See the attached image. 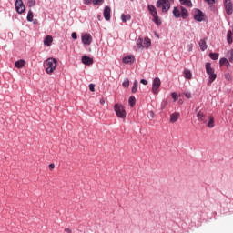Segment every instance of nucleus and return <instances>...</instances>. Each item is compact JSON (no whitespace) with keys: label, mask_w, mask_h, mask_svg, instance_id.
Masks as SVG:
<instances>
[{"label":"nucleus","mask_w":233,"mask_h":233,"mask_svg":"<svg viewBox=\"0 0 233 233\" xmlns=\"http://www.w3.org/2000/svg\"><path fill=\"white\" fill-rule=\"evenodd\" d=\"M208 5H215L217 0H204Z\"/></svg>","instance_id":"39"},{"label":"nucleus","mask_w":233,"mask_h":233,"mask_svg":"<svg viewBox=\"0 0 233 233\" xmlns=\"http://www.w3.org/2000/svg\"><path fill=\"white\" fill-rule=\"evenodd\" d=\"M65 232L66 233H72V229L68 228H66L65 229Z\"/></svg>","instance_id":"47"},{"label":"nucleus","mask_w":233,"mask_h":233,"mask_svg":"<svg viewBox=\"0 0 233 233\" xmlns=\"http://www.w3.org/2000/svg\"><path fill=\"white\" fill-rule=\"evenodd\" d=\"M193 47H194V45L192 44L188 45V52H192Z\"/></svg>","instance_id":"45"},{"label":"nucleus","mask_w":233,"mask_h":233,"mask_svg":"<svg viewBox=\"0 0 233 233\" xmlns=\"http://www.w3.org/2000/svg\"><path fill=\"white\" fill-rule=\"evenodd\" d=\"M224 77L227 81H230L232 79V75H230V73H225Z\"/></svg>","instance_id":"35"},{"label":"nucleus","mask_w":233,"mask_h":233,"mask_svg":"<svg viewBox=\"0 0 233 233\" xmlns=\"http://www.w3.org/2000/svg\"><path fill=\"white\" fill-rule=\"evenodd\" d=\"M219 63H220V66H223V65H227V66L229 65L228 60L227 58H221Z\"/></svg>","instance_id":"34"},{"label":"nucleus","mask_w":233,"mask_h":233,"mask_svg":"<svg viewBox=\"0 0 233 233\" xmlns=\"http://www.w3.org/2000/svg\"><path fill=\"white\" fill-rule=\"evenodd\" d=\"M122 86H124V88H128V86H130V80H128V78L125 79L122 83Z\"/></svg>","instance_id":"31"},{"label":"nucleus","mask_w":233,"mask_h":233,"mask_svg":"<svg viewBox=\"0 0 233 233\" xmlns=\"http://www.w3.org/2000/svg\"><path fill=\"white\" fill-rule=\"evenodd\" d=\"M181 5H183L184 6H192V1L190 0H179Z\"/></svg>","instance_id":"25"},{"label":"nucleus","mask_w":233,"mask_h":233,"mask_svg":"<svg viewBox=\"0 0 233 233\" xmlns=\"http://www.w3.org/2000/svg\"><path fill=\"white\" fill-rule=\"evenodd\" d=\"M49 168H50V170H54V168H56V165L55 164H50Z\"/></svg>","instance_id":"46"},{"label":"nucleus","mask_w":233,"mask_h":233,"mask_svg":"<svg viewBox=\"0 0 233 233\" xmlns=\"http://www.w3.org/2000/svg\"><path fill=\"white\" fill-rule=\"evenodd\" d=\"M181 17H183V19L188 17V11L185 7H181Z\"/></svg>","instance_id":"24"},{"label":"nucleus","mask_w":233,"mask_h":233,"mask_svg":"<svg viewBox=\"0 0 233 233\" xmlns=\"http://www.w3.org/2000/svg\"><path fill=\"white\" fill-rule=\"evenodd\" d=\"M193 17L195 21L201 22L205 19V15L199 9H195L193 11Z\"/></svg>","instance_id":"8"},{"label":"nucleus","mask_w":233,"mask_h":233,"mask_svg":"<svg viewBox=\"0 0 233 233\" xmlns=\"http://www.w3.org/2000/svg\"><path fill=\"white\" fill-rule=\"evenodd\" d=\"M157 8H161L162 12H168V10H170V1L158 0L157 2Z\"/></svg>","instance_id":"5"},{"label":"nucleus","mask_w":233,"mask_h":233,"mask_svg":"<svg viewBox=\"0 0 233 233\" xmlns=\"http://www.w3.org/2000/svg\"><path fill=\"white\" fill-rule=\"evenodd\" d=\"M147 9L153 17L155 25H157V26H160L161 19H159V16L157 15V10L156 9V6L149 5Z\"/></svg>","instance_id":"2"},{"label":"nucleus","mask_w":233,"mask_h":233,"mask_svg":"<svg viewBox=\"0 0 233 233\" xmlns=\"http://www.w3.org/2000/svg\"><path fill=\"white\" fill-rule=\"evenodd\" d=\"M71 37H72L73 39H77V33L73 32V33L71 34Z\"/></svg>","instance_id":"43"},{"label":"nucleus","mask_w":233,"mask_h":233,"mask_svg":"<svg viewBox=\"0 0 233 233\" xmlns=\"http://www.w3.org/2000/svg\"><path fill=\"white\" fill-rule=\"evenodd\" d=\"M82 63L84 65H93L94 64V59L90 58V56H83L82 57Z\"/></svg>","instance_id":"14"},{"label":"nucleus","mask_w":233,"mask_h":233,"mask_svg":"<svg viewBox=\"0 0 233 233\" xmlns=\"http://www.w3.org/2000/svg\"><path fill=\"white\" fill-rule=\"evenodd\" d=\"M228 57L229 59L230 63H232V61H233V49L228 51Z\"/></svg>","instance_id":"33"},{"label":"nucleus","mask_w":233,"mask_h":233,"mask_svg":"<svg viewBox=\"0 0 233 233\" xmlns=\"http://www.w3.org/2000/svg\"><path fill=\"white\" fill-rule=\"evenodd\" d=\"M185 79H192V72L188 69H184Z\"/></svg>","instance_id":"20"},{"label":"nucleus","mask_w":233,"mask_h":233,"mask_svg":"<svg viewBox=\"0 0 233 233\" xmlns=\"http://www.w3.org/2000/svg\"><path fill=\"white\" fill-rule=\"evenodd\" d=\"M137 86H139V82H137V80H135L131 89L132 94H136V92H137Z\"/></svg>","instance_id":"22"},{"label":"nucleus","mask_w":233,"mask_h":233,"mask_svg":"<svg viewBox=\"0 0 233 233\" xmlns=\"http://www.w3.org/2000/svg\"><path fill=\"white\" fill-rule=\"evenodd\" d=\"M130 19H132V16L130 15H121V20L123 21V23H127V21H130Z\"/></svg>","instance_id":"21"},{"label":"nucleus","mask_w":233,"mask_h":233,"mask_svg":"<svg viewBox=\"0 0 233 233\" xmlns=\"http://www.w3.org/2000/svg\"><path fill=\"white\" fill-rule=\"evenodd\" d=\"M179 113L175 112L173 114L170 115V123H176V121H177V119H179Z\"/></svg>","instance_id":"16"},{"label":"nucleus","mask_w":233,"mask_h":233,"mask_svg":"<svg viewBox=\"0 0 233 233\" xmlns=\"http://www.w3.org/2000/svg\"><path fill=\"white\" fill-rule=\"evenodd\" d=\"M185 97L190 99L192 97V94H190V92L185 93Z\"/></svg>","instance_id":"42"},{"label":"nucleus","mask_w":233,"mask_h":233,"mask_svg":"<svg viewBox=\"0 0 233 233\" xmlns=\"http://www.w3.org/2000/svg\"><path fill=\"white\" fill-rule=\"evenodd\" d=\"M227 40L229 45H232V31H228Z\"/></svg>","instance_id":"27"},{"label":"nucleus","mask_w":233,"mask_h":233,"mask_svg":"<svg viewBox=\"0 0 233 233\" xmlns=\"http://www.w3.org/2000/svg\"><path fill=\"white\" fill-rule=\"evenodd\" d=\"M208 119H209V121L207 124V127L208 128H214V116H209Z\"/></svg>","instance_id":"23"},{"label":"nucleus","mask_w":233,"mask_h":233,"mask_svg":"<svg viewBox=\"0 0 233 233\" xmlns=\"http://www.w3.org/2000/svg\"><path fill=\"white\" fill-rule=\"evenodd\" d=\"M103 3V0H93V5H101Z\"/></svg>","instance_id":"41"},{"label":"nucleus","mask_w":233,"mask_h":233,"mask_svg":"<svg viewBox=\"0 0 233 233\" xmlns=\"http://www.w3.org/2000/svg\"><path fill=\"white\" fill-rule=\"evenodd\" d=\"M143 44H144V48H150L152 45V41L150 40V38L146 37L143 41Z\"/></svg>","instance_id":"18"},{"label":"nucleus","mask_w":233,"mask_h":233,"mask_svg":"<svg viewBox=\"0 0 233 233\" xmlns=\"http://www.w3.org/2000/svg\"><path fill=\"white\" fill-rule=\"evenodd\" d=\"M100 105H105V99L104 98L100 99Z\"/></svg>","instance_id":"49"},{"label":"nucleus","mask_w":233,"mask_h":233,"mask_svg":"<svg viewBox=\"0 0 233 233\" xmlns=\"http://www.w3.org/2000/svg\"><path fill=\"white\" fill-rule=\"evenodd\" d=\"M25 65H26V62L23 59L18 60L15 63V66L16 68H23L25 66Z\"/></svg>","instance_id":"17"},{"label":"nucleus","mask_w":233,"mask_h":233,"mask_svg":"<svg viewBox=\"0 0 233 233\" xmlns=\"http://www.w3.org/2000/svg\"><path fill=\"white\" fill-rule=\"evenodd\" d=\"M89 90H90V92H96V85L90 84L89 85Z\"/></svg>","instance_id":"37"},{"label":"nucleus","mask_w":233,"mask_h":233,"mask_svg":"<svg viewBox=\"0 0 233 233\" xmlns=\"http://www.w3.org/2000/svg\"><path fill=\"white\" fill-rule=\"evenodd\" d=\"M171 97H172L174 103H176V101H177V98H178L177 93H176V92L171 93Z\"/></svg>","instance_id":"36"},{"label":"nucleus","mask_w":233,"mask_h":233,"mask_svg":"<svg viewBox=\"0 0 233 233\" xmlns=\"http://www.w3.org/2000/svg\"><path fill=\"white\" fill-rule=\"evenodd\" d=\"M161 86V79H159L158 77H156L153 80V85H152V92L155 95H157L159 93V87Z\"/></svg>","instance_id":"6"},{"label":"nucleus","mask_w":233,"mask_h":233,"mask_svg":"<svg viewBox=\"0 0 233 233\" xmlns=\"http://www.w3.org/2000/svg\"><path fill=\"white\" fill-rule=\"evenodd\" d=\"M122 61L125 65H132V63H134V61H136V58L134 57V56L128 55V56H125L122 59Z\"/></svg>","instance_id":"11"},{"label":"nucleus","mask_w":233,"mask_h":233,"mask_svg":"<svg viewBox=\"0 0 233 233\" xmlns=\"http://www.w3.org/2000/svg\"><path fill=\"white\" fill-rule=\"evenodd\" d=\"M199 46H200L201 50H202L203 52H205V50H207V48H208L207 41H206L205 39H201V40L199 41Z\"/></svg>","instance_id":"19"},{"label":"nucleus","mask_w":233,"mask_h":233,"mask_svg":"<svg viewBox=\"0 0 233 233\" xmlns=\"http://www.w3.org/2000/svg\"><path fill=\"white\" fill-rule=\"evenodd\" d=\"M52 41H54L52 35H47L44 39V45H46V46H50V45H52Z\"/></svg>","instance_id":"15"},{"label":"nucleus","mask_w":233,"mask_h":233,"mask_svg":"<svg viewBox=\"0 0 233 233\" xmlns=\"http://www.w3.org/2000/svg\"><path fill=\"white\" fill-rule=\"evenodd\" d=\"M137 46L138 49L145 48L142 38H138L137 41Z\"/></svg>","instance_id":"29"},{"label":"nucleus","mask_w":233,"mask_h":233,"mask_svg":"<svg viewBox=\"0 0 233 233\" xmlns=\"http://www.w3.org/2000/svg\"><path fill=\"white\" fill-rule=\"evenodd\" d=\"M209 57L211 59H213V61H216V60L219 59V54H218V53H210L209 54Z\"/></svg>","instance_id":"28"},{"label":"nucleus","mask_w":233,"mask_h":233,"mask_svg":"<svg viewBox=\"0 0 233 233\" xmlns=\"http://www.w3.org/2000/svg\"><path fill=\"white\" fill-rule=\"evenodd\" d=\"M92 3H94V0H84V5H92Z\"/></svg>","instance_id":"40"},{"label":"nucleus","mask_w":233,"mask_h":233,"mask_svg":"<svg viewBox=\"0 0 233 233\" xmlns=\"http://www.w3.org/2000/svg\"><path fill=\"white\" fill-rule=\"evenodd\" d=\"M128 103H129L130 106H134V105H136V97L130 96Z\"/></svg>","instance_id":"32"},{"label":"nucleus","mask_w":233,"mask_h":233,"mask_svg":"<svg viewBox=\"0 0 233 233\" xmlns=\"http://www.w3.org/2000/svg\"><path fill=\"white\" fill-rule=\"evenodd\" d=\"M140 83H141L142 85H148V81H147L146 79H141V80H140Z\"/></svg>","instance_id":"44"},{"label":"nucleus","mask_w":233,"mask_h":233,"mask_svg":"<svg viewBox=\"0 0 233 233\" xmlns=\"http://www.w3.org/2000/svg\"><path fill=\"white\" fill-rule=\"evenodd\" d=\"M114 110L117 117H120V119H125V117H127V110L125 109V106L123 105L116 104L114 106Z\"/></svg>","instance_id":"3"},{"label":"nucleus","mask_w":233,"mask_h":233,"mask_svg":"<svg viewBox=\"0 0 233 233\" xmlns=\"http://www.w3.org/2000/svg\"><path fill=\"white\" fill-rule=\"evenodd\" d=\"M173 15L175 17H180L181 16V11H179V9L177 7H175L173 10Z\"/></svg>","instance_id":"26"},{"label":"nucleus","mask_w":233,"mask_h":233,"mask_svg":"<svg viewBox=\"0 0 233 233\" xmlns=\"http://www.w3.org/2000/svg\"><path fill=\"white\" fill-rule=\"evenodd\" d=\"M167 105H168V102L164 101V102H163V106H162V110H163V108H165V106H167Z\"/></svg>","instance_id":"48"},{"label":"nucleus","mask_w":233,"mask_h":233,"mask_svg":"<svg viewBox=\"0 0 233 233\" xmlns=\"http://www.w3.org/2000/svg\"><path fill=\"white\" fill-rule=\"evenodd\" d=\"M82 43L85 45L90 46L92 45V35L88 33L82 34Z\"/></svg>","instance_id":"10"},{"label":"nucleus","mask_w":233,"mask_h":233,"mask_svg":"<svg viewBox=\"0 0 233 233\" xmlns=\"http://www.w3.org/2000/svg\"><path fill=\"white\" fill-rule=\"evenodd\" d=\"M46 72V74H54L56 68H57V59L56 58H47L45 62Z\"/></svg>","instance_id":"1"},{"label":"nucleus","mask_w":233,"mask_h":233,"mask_svg":"<svg viewBox=\"0 0 233 233\" xmlns=\"http://www.w3.org/2000/svg\"><path fill=\"white\" fill-rule=\"evenodd\" d=\"M197 118L198 121H202L203 123H207V115L203 110H200L197 113Z\"/></svg>","instance_id":"12"},{"label":"nucleus","mask_w":233,"mask_h":233,"mask_svg":"<svg viewBox=\"0 0 233 233\" xmlns=\"http://www.w3.org/2000/svg\"><path fill=\"white\" fill-rule=\"evenodd\" d=\"M112 10L110 9V6H106L104 9V18L106 19V21H110V14H111Z\"/></svg>","instance_id":"13"},{"label":"nucleus","mask_w":233,"mask_h":233,"mask_svg":"<svg viewBox=\"0 0 233 233\" xmlns=\"http://www.w3.org/2000/svg\"><path fill=\"white\" fill-rule=\"evenodd\" d=\"M27 21H29V23L34 21V13L32 11H29L27 14Z\"/></svg>","instance_id":"30"},{"label":"nucleus","mask_w":233,"mask_h":233,"mask_svg":"<svg viewBox=\"0 0 233 233\" xmlns=\"http://www.w3.org/2000/svg\"><path fill=\"white\" fill-rule=\"evenodd\" d=\"M206 72H207V75L209 76V85L214 83L218 76L216 75V73H214V68L210 66V63L206 64Z\"/></svg>","instance_id":"4"},{"label":"nucleus","mask_w":233,"mask_h":233,"mask_svg":"<svg viewBox=\"0 0 233 233\" xmlns=\"http://www.w3.org/2000/svg\"><path fill=\"white\" fill-rule=\"evenodd\" d=\"M224 6L228 15H231L233 14L232 0H224Z\"/></svg>","instance_id":"7"},{"label":"nucleus","mask_w":233,"mask_h":233,"mask_svg":"<svg viewBox=\"0 0 233 233\" xmlns=\"http://www.w3.org/2000/svg\"><path fill=\"white\" fill-rule=\"evenodd\" d=\"M130 1L134 2V0H130Z\"/></svg>","instance_id":"50"},{"label":"nucleus","mask_w":233,"mask_h":233,"mask_svg":"<svg viewBox=\"0 0 233 233\" xmlns=\"http://www.w3.org/2000/svg\"><path fill=\"white\" fill-rule=\"evenodd\" d=\"M35 5V0H28V6L32 7Z\"/></svg>","instance_id":"38"},{"label":"nucleus","mask_w":233,"mask_h":233,"mask_svg":"<svg viewBox=\"0 0 233 233\" xmlns=\"http://www.w3.org/2000/svg\"><path fill=\"white\" fill-rule=\"evenodd\" d=\"M15 8H16V12L18 14H23V12H25V4H23V0H16L15 3Z\"/></svg>","instance_id":"9"}]
</instances>
